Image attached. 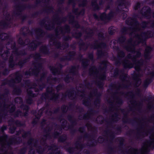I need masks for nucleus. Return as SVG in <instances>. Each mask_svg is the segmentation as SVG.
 I'll return each mask as SVG.
<instances>
[{"mask_svg":"<svg viewBox=\"0 0 154 154\" xmlns=\"http://www.w3.org/2000/svg\"><path fill=\"white\" fill-rule=\"evenodd\" d=\"M31 55V58H33L36 62L33 63L34 67L31 69V71L30 70H27L24 72V75L26 76H32L33 75L37 76L38 75L40 70V69L42 67V64L38 63L37 61L41 60V54L38 53L35 54H32Z\"/></svg>","mask_w":154,"mask_h":154,"instance_id":"nucleus-1","label":"nucleus"},{"mask_svg":"<svg viewBox=\"0 0 154 154\" xmlns=\"http://www.w3.org/2000/svg\"><path fill=\"white\" fill-rule=\"evenodd\" d=\"M107 63L108 61L107 60H103L102 61L101 63V64L103 65V67L100 66L98 68L99 70L101 71H104L102 73L99 75L98 77L99 80L96 83L98 88L100 89H103L104 83L103 81L106 80V71L108 66Z\"/></svg>","mask_w":154,"mask_h":154,"instance_id":"nucleus-2","label":"nucleus"},{"mask_svg":"<svg viewBox=\"0 0 154 154\" xmlns=\"http://www.w3.org/2000/svg\"><path fill=\"white\" fill-rule=\"evenodd\" d=\"M14 78H11L10 80L5 79L2 81V85L5 86L8 85L10 86H13L15 83H20L22 81L23 77L20 73V71H17L14 73Z\"/></svg>","mask_w":154,"mask_h":154,"instance_id":"nucleus-3","label":"nucleus"},{"mask_svg":"<svg viewBox=\"0 0 154 154\" xmlns=\"http://www.w3.org/2000/svg\"><path fill=\"white\" fill-rule=\"evenodd\" d=\"M93 94L94 95L97 96L95 100L94 101V105L97 106L100 104L101 100L100 97L101 96V94L97 91V89H94L92 91L90 95L86 99H83L82 100V104L85 106H90L91 104L90 98Z\"/></svg>","mask_w":154,"mask_h":154,"instance_id":"nucleus-4","label":"nucleus"},{"mask_svg":"<svg viewBox=\"0 0 154 154\" xmlns=\"http://www.w3.org/2000/svg\"><path fill=\"white\" fill-rule=\"evenodd\" d=\"M114 14L115 12L111 10L107 14L104 12L101 13L99 17L96 13L93 14V16L95 19L98 20L99 18L101 21L107 22L112 19Z\"/></svg>","mask_w":154,"mask_h":154,"instance_id":"nucleus-5","label":"nucleus"},{"mask_svg":"<svg viewBox=\"0 0 154 154\" xmlns=\"http://www.w3.org/2000/svg\"><path fill=\"white\" fill-rule=\"evenodd\" d=\"M82 35V33L81 31H79L78 32H75L72 34L73 37L79 40V41L78 42V44L79 46L80 50H86L88 49L89 45L87 44H86L81 38Z\"/></svg>","mask_w":154,"mask_h":154,"instance_id":"nucleus-6","label":"nucleus"},{"mask_svg":"<svg viewBox=\"0 0 154 154\" xmlns=\"http://www.w3.org/2000/svg\"><path fill=\"white\" fill-rule=\"evenodd\" d=\"M132 40V39H131L128 41V43L130 44V45H124L123 46V48L128 52H130L133 53H135V52H136V54L133 56L132 58V60H134L135 61H136L137 58H140L141 57V54L139 50L136 51L135 48H133L132 47V46H133V45L131 43Z\"/></svg>","mask_w":154,"mask_h":154,"instance_id":"nucleus-7","label":"nucleus"},{"mask_svg":"<svg viewBox=\"0 0 154 154\" xmlns=\"http://www.w3.org/2000/svg\"><path fill=\"white\" fill-rule=\"evenodd\" d=\"M65 143L66 145L65 146L64 148L66 151L70 154H73L74 153L75 149H80L82 150L84 147V145L83 144L79 143L78 141L75 143V147L69 146L70 143L69 142L65 141Z\"/></svg>","mask_w":154,"mask_h":154,"instance_id":"nucleus-8","label":"nucleus"},{"mask_svg":"<svg viewBox=\"0 0 154 154\" xmlns=\"http://www.w3.org/2000/svg\"><path fill=\"white\" fill-rule=\"evenodd\" d=\"M15 7L17 10V12L15 13V14L17 15H21L22 12L26 8H34V6L33 5H27L26 4H22L20 2L16 5Z\"/></svg>","mask_w":154,"mask_h":154,"instance_id":"nucleus-9","label":"nucleus"},{"mask_svg":"<svg viewBox=\"0 0 154 154\" xmlns=\"http://www.w3.org/2000/svg\"><path fill=\"white\" fill-rule=\"evenodd\" d=\"M152 32L151 31L148 30L146 32H142L140 35L137 34L135 37L138 39V43H143L146 40L152 37Z\"/></svg>","mask_w":154,"mask_h":154,"instance_id":"nucleus-10","label":"nucleus"},{"mask_svg":"<svg viewBox=\"0 0 154 154\" xmlns=\"http://www.w3.org/2000/svg\"><path fill=\"white\" fill-rule=\"evenodd\" d=\"M22 142V140L20 137H17L14 135L9 139V141L7 142L6 145L9 148L11 145L13 144H20Z\"/></svg>","mask_w":154,"mask_h":154,"instance_id":"nucleus-11","label":"nucleus"},{"mask_svg":"<svg viewBox=\"0 0 154 154\" xmlns=\"http://www.w3.org/2000/svg\"><path fill=\"white\" fill-rule=\"evenodd\" d=\"M116 49L118 51L117 55V58L115 60V64L116 66H119L121 64L122 58L125 57V52L122 50H120L119 47L116 46Z\"/></svg>","mask_w":154,"mask_h":154,"instance_id":"nucleus-12","label":"nucleus"},{"mask_svg":"<svg viewBox=\"0 0 154 154\" xmlns=\"http://www.w3.org/2000/svg\"><path fill=\"white\" fill-rule=\"evenodd\" d=\"M120 93L122 95H124L126 96H128V94L130 95V97L131 98V100L130 101V103L134 105L135 106H137L138 107V109L139 110L140 109L139 108V107L142 105V104L140 102L139 103H137V101L134 100L135 98V95L134 94L132 91H129L126 93H125L124 92H122Z\"/></svg>","mask_w":154,"mask_h":154,"instance_id":"nucleus-13","label":"nucleus"},{"mask_svg":"<svg viewBox=\"0 0 154 154\" xmlns=\"http://www.w3.org/2000/svg\"><path fill=\"white\" fill-rule=\"evenodd\" d=\"M76 55V52L75 51H69L67 56L64 57H61L60 58V61L61 62H64L66 60L71 61L74 59V57Z\"/></svg>","mask_w":154,"mask_h":154,"instance_id":"nucleus-14","label":"nucleus"},{"mask_svg":"<svg viewBox=\"0 0 154 154\" xmlns=\"http://www.w3.org/2000/svg\"><path fill=\"white\" fill-rule=\"evenodd\" d=\"M46 20L45 19L42 20L39 23L40 25L43 26L47 30L51 31L55 28V24L53 22L51 24H47L45 23Z\"/></svg>","mask_w":154,"mask_h":154,"instance_id":"nucleus-15","label":"nucleus"},{"mask_svg":"<svg viewBox=\"0 0 154 154\" xmlns=\"http://www.w3.org/2000/svg\"><path fill=\"white\" fill-rule=\"evenodd\" d=\"M120 110L124 115V117L122 119L123 122L124 123H130L133 124L134 122L135 121V120L128 118V112L123 109H120Z\"/></svg>","mask_w":154,"mask_h":154,"instance_id":"nucleus-16","label":"nucleus"},{"mask_svg":"<svg viewBox=\"0 0 154 154\" xmlns=\"http://www.w3.org/2000/svg\"><path fill=\"white\" fill-rule=\"evenodd\" d=\"M98 41L97 40L95 41V43L91 45V48L94 49L99 48H105L107 47V45L105 42H101L98 43Z\"/></svg>","mask_w":154,"mask_h":154,"instance_id":"nucleus-17","label":"nucleus"},{"mask_svg":"<svg viewBox=\"0 0 154 154\" xmlns=\"http://www.w3.org/2000/svg\"><path fill=\"white\" fill-rule=\"evenodd\" d=\"M75 91L73 88L70 89L69 91L66 92L64 94H62L61 100H63L66 99L67 96L69 98L72 100H74L75 97H73Z\"/></svg>","mask_w":154,"mask_h":154,"instance_id":"nucleus-18","label":"nucleus"},{"mask_svg":"<svg viewBox=\"0 0 154 154\" xmlns=\"http://www.w3.org/2000/svg\"><path fill=\"white\" fill-rule=\"evenodd\" d=\"M41 43V42L37 40H33L28 46V50L31 51H35L38 46L40 45Z\"/></svg>","mask_w":154,"mask_h":154,"instance_id":"nucleus-19","label":"nucleus"},{"mask_svg":"<svg viewBox=\"0 0 154 154\" xmlns=\"http://www.w3.org/2000/svg\"><path fill=\"white\" fill-rule=\"evenodd\" d=\"M54 19L52 20V22L54 23H56L57 25H60L63 23H65L67 20L66 17H63L62 18H60L57 13H56L55 16L53 17Z\"/></svg>","mask_w":154,"mask_h":154,"instance_id":"nucleus-20","label":"nucleus"},{"mask_svg":"<svg viewBox=\"0 0 154 154\" xmlns=\"http://www.w3.org/2000/svg\"><path fill=\"white\" fill-rule=\"evenodd\" d=\"M58 66L60 68H56L54 66H50V69L51 71L52 74L54 75H59L60 72V70L63 68V66L60 63L58 64Z\"/></svg>","mask_w":154,"mask_h":154,"instance_id":"nucleus-21","label":"nucleus"},{"mask_svg":"<svg viewBox=\"0 0 154 154\" xmlns=\"http://www.w3.org/2000/svg\"><path fill=\"white\" fill-rule=\"evenodd\" d=\"M27 93L28 98L26 100V102L27 104L31 105L33 102L32 98L35 97L36 95L31 90H27Z\"/></svg>","mask_w":154,"mask_h":154,"instance_id":"nucleus-22","label":"nucleus"},{"mask_svg":"<svg viewBox=\"0 0 154 154\" xmlns=\"http://www.w3.org/2000/svg\"><path fill=\"white\" fill-rule=\"evenodd\" d=\"M126 24L132 26H137L139 24V22L136 19L129 17L127 18L125 20Z\"/></svg>","mask_w":154,"mask_h":154,"instance_id":"nucleus-23","label":"nucleus"},{"mask_svg":"<svg viewBox=\"0 0 154 154\" xmlns=\"http://www.w3.org/2000/svg\"><path fill=\"white\" fill-rule=\"evenodd\" d=\"M69 23L71 24L74 27L77 29H80L81 26L79 23L78 21L75 20V17L72 15H70L69 16Z\"/></svg>","mask_w":154,"mask_h":154,"instance_id":"nucleus-24","label":"nucleus"},{"mask_svg":"<svg viewBox=\"0 0 154 154\" xmlns=\"http://www.w3.org/2000/svg\"><path fill=\"white\" fill-rule=\"evenodd\" d=\"M153 49V48L150 46H147L146 47L144 55V57L146 59L149 60L151 58L150 54Z\"/></svg>","mask_w":154,"mask_h":154,"instance_id":"nucleus-25","label":"nucleus"},{"mask_svg":"<svg viewBox=\"0 0 154 154\" xmlns=\"http://www.w3.org/2000/svg\"><path fill=\"white\" fill-rule=\"evenodd\" d=\"M8 123L9 125L10 126L15 124L17 127H20L23 126L24 125V124L22 123L20 120H15L12 118L8 120Z\"/></svg>","mask_w":154,"mask_h":154,"instance_id":"nucleus-26","label":"nucleus"},{"mask_svg":"<svg viewBox=\"0 0 154 154\" xmlns=\"http://www.w3.org/2000/svg\"><path fill=\"white\" fill-rule=\"evenodd\" d=\"M39 52L44 55H49L50 54V49L48 45H44L39 48Z\"/></svg>","mask_w":154,"mask_h":154,"instance_id":"nucleus-27","label":"nucleus"},{"mask_svg":"<svg viewBox=\"0 0 154 154\" xmlns=\"http://www.w3.org/2000/svg\"><path fill=\"white\" fill-rule=\"evenodd\" d=\"M53 90L52 88H50L49 87L47 88L46 89V92L43 93L41 97V99L42 100H43L44 99L46 100L49 97V95L51 94H52L53 93Z\"/></svg>","mask_w":154,"mask_h":154,"instance_id":"nucleus-28","label":"nucleus"},{"mask_svg":"<svg viewBox=\"0 0 154 154\" xmlns=\"http://www.w3.org/2000/svg\"><path fill=\"white\" fill-rule=\"evenodd\" d=\"M149 74L150 75V77L144 81L143 84L144 87L147 88L149 85L152 82L153 78L154 77V71L150 72Z\"/></svg>","mask_w":154,"mask_h":154,"instance_id":"nucleus-29","label":"nucleus"},{"mask_svg":"<svg viewBox=\"0 0 154 154\" xmlns=\"http://www.w3.org/2000/svg\"><path fill=\"white\" fill-rule=\"evenodd\" d=\"M12 50H14L13 53L17 57L19 56H24L27 54L26 52L24 49L18 51V48L16 47L14 49Z\"/></svg>","mask_w":154,"mask_h":154,"instance_id":"nucleus-30","label":"nucleus"},{"mask_svg":"<svg viewBox=\"0 0 154 154\" xmlns=\"http://www.w3.org/2000/svg\"><path fill=\"white\" fill-rule=\"evenodd\" d=\"M36 36V38L37 39H39L40 38H42L46 34V32L44 31L42 29L38 28L35 30Z\"/></svg>","mask_w":154,"mask_h":154,"instance_id":"nucleus-31","label":"nucleus"},{"mask_svg":"<svg viewBox=\"0 0 154 154\" xmlns=\"http://www.w3.org/2000/svg\"><path fill=\"white\" fill-rule=\"evenodd\" d=\"M59 31L63 34L66 33H69L71 31L70 26L68 24H65L63 26L60 27Z\"/></svg>","mask_w":154,"mask_h":154,"instance_id":"nucleus-32","label":"nucleus"},{"mask_svg":"<svg viewBox=\"0 0 154 154\" xmlns=\"http://www.w3.org/2000/svg\"><path fill=\"white\" fill-rule=\"evenodd\" d=\"M31 55H29V57H26L23 59H21L19 60L17 64V65L19 66L20 68L23 67L26 63L29 61Z\"/></svg>","mask_w":154,"mask_h":154,"instance_id":"nucleus-33","label":"nucleus"},{"mask_svg":"<svg viewBox=\"0 0 154 154\" xmlns=\"http://www.w3.org/2000/svg\"><path fill=\"white\" fill-rule=\"evenodd\" d=\"M54 35L53 34H50L48 35V37L49 38H50L51 40L53 41V45L54 46L56 47L57 49H60L62 46H61V43L60 42L58 41L54 38H53Z\"/></svg>","mask_w":154,"mask_h":154,"instance_id":"nucleus-34","label":"nucleus"},{"mask_svg":"<svg viewBox=\"0 0 154 154\" xmlns=\"http://www.w3.org/2000/svg\"><path fill=\"white\" fill-rule=\"evenodd\" d=\"M10 106V105H8L7 104H5L3 106V109L1 110V111L3 112V113L0 112V123H1L2 122V118H5V117L7 116V111L6 109L7 107L6 106Z\"/></svg>","mask_w":154,"mask_h":154,"instance_id":"nucleus-35","label":"nucleus"},{"mask_svg":"<svg viewBox=\"0 0 154 154\" xmlns=\"http://www.w3.org/2000/svg\"><path fill=\"white\" fill-rule=\"evenodd\" d=\"M118 141L119 143L118 147V151L122 153H124L125 151L123 148V146H125L124 143L125 140L123 137H121L119 138V139H118Z\"/></svg>","mask_w":154,"mask_h":154,"instance_id":"nucleus-36","label":"nucleus"},{"mask_svg":"<svg viewBox=\"0 0 154 154\" xmlns=\"http://www.w3.org/2000/svg\"><path fill=\"white\" fill-rule=\"evenodd\" d=\"M104 138L103 137L101 136H99L98 137V140H92L91 143L90 144L88 143L87 145L91 147L95 146L97 145L98 142H99L100 143H102L103 142V140H102Z\"/></svg>","mask_w":154,"mask_h":154,"instance_id":"nucleus-37","label":"nucleus"},{"mask_svg":"<svg viewBox=\"0 0 154 154\" xmlns=\"http://www.w3.org/2000/svg\"><path fill=\"white\" fill-rule=\"evenodd\" d=\"M122 65L124 68L125 69H130L133 67V64L130 60L124 59L122 63Z\"/></svg>","mask_w":154,"mask_h":154,"instance_id":"nucleus-38","label":"nucleus"},{"mask_svg":"<svg viewBox=\"0 0 154 154\" xmlns=\"http://www.w3.org/2000/svg\"><path fill=\"white\" fill-rule=\"evenodd\" d=\"M79 57L80 58V60L82 61V67L84 69H86L89 65V60L86 58L82 59L83 56L81 54L79 55Z\"/></svg>","mask_w":154,"mask_h":154,"instance_id":"nucleus-39","label":"nucleus"},{"mask_svg":"<svg viewBox=\"0 0 154 154\" xmlns=\"http://www.w3.org/2000/svg\"><path fill=\"white\" fill-rule=\"evenodd\" d=\"M43 143L44 144H46V146L48 148V150H51L52 152L55 151L58 149V146L54 144H52L51 145L48 146L46 143L45 140H44Z\"/></svg>","mask_w":154,"mask_h":154,"instance_id":"nucleus-40","label":"nucleus"},{"mask_svg":"<svg viewBox=\"0 0 154 154\" xmlns=\"http://www.w3.org/2000/svg\"><path fill=\"white\" fill-rule=\"evenodd\" d=\"M20 108L23 109V110H25V111L24 112H23V113H22V116L25 117L28 116L29 111V106L27 105L23 104L20 106Z\"/></svg>","mask_w":154,"mask_h":154,"instance_id":"nucleus-41","label":"nucleus"},{"mask_svg":"<svg viewBox=\"0 0 154 154\" xmlns=\"http://www.w3.org/2000/svg\"><path fill=\"white\" fill-rule=\"evenodd\" d=\"M152 10L150 7H148L146 11L143 12V16L146 19H149L151 18Z\"/></svg>","mask_w":154,"mask_h":154,"instance_id":"nucleus-42","label":"nucleus"},{"mask_svg":"<svg viewBox=\"0 0 154 154\" xmlns=\"http://www.w3.org/2000/svg\"><path fill=\"white\" fill-rule=\"evenodd\" d=\"M91 5L94 11H99L100 9V6L97 4V0H92L91 1Z\"/></svg>","mask_w":154,"mask_h":154,"instance_id":"nucleus-43","label":"nucleus"},{"mask_svg":"<svg viewBox=\"0 0 154 154\" xmlns=\"http://www.w3.org/2000/svg\"><path fill=\"white\" fill-rule=\"evenodd\" d=\"M89 112L88 114H85L83 117L82 119L84 120L88 119L90 117V116L91 114H93L97 112V111L94 109H93L91 108L89 109Z\"/></svg>","mask_w":154,"mask_h":154,"instance_id":"nucleus-44","label":"nucleus"},{"mask_svg":"<svg viewBox=\"0 0 154 154\" xmlns=\"http://www.w3.org/2000/svg\"><path fill=\"white\" fill-rule=\"evenodd\" d=\"M134 68L137 72H134L133 75L134 76L137 77V76H141V75L140 73V71L141 70V67L135 65Z\"/></svg>","mask_w":154,"mask_h":154,"instance_id":"nucleus-45","label":"nucleus"},{"mask_svg":"<svg viewBox=\"0 0 154 154\" xmlns=\"http://www.w3.org/2000/svg\"><path fill=\"white\" fill-rule=\"evenodd\" d=\"M105 133L107 134L109 133L110 134L109 137L110 139L109 140V142L110 143H112L113 140L115 138V135L113 132H112L110 131L109 130H107L104 131Z\"/></svg>","mask_w":154,"mask_h":154,"instance_id":"nucleus-46","label":"nucleus"},{"mask_svg":"<svg viewBox=\"0 0 154 154\" xmlns=\"http://www.w3.org/2000/svg\"><path fill=\"white\" fill-rule=\"evenodd\" d=\"M67 140V136L66 134H63L60 136L58 139L59 142L64 143Z\"/></svg>","mask_w":154,"mask_h":154,"instance_id":"nucleus-47","label":"nucleus"},{"mask_svg":"<svg viewBox=\"0 0 154 154\" xmlns=\"http://www.w3.org/2000/svg\"><path fill=\"white\" fill-rule=\"evenodd\" d=\"M119 114L118 112H115L114 113V114L112 116V117H114V118H112L111 119V121L107 122L105 120L106 122H107V124L109 125H111L112 123V122L114 121H117L118 119H119L118 117Z\"/></svg>","mask_w":154,"mask_h":154,"instance_id":"nucleus-48","label":"nucleus"},{"mask_svg":"<svg viewBox=\"0 0 154 154\" xmlns=\"http://www.w3.org/2000/svg\"><path fill=\"white\" fill-rule=\"evenodd\" d=\"M78 131L81 133H85L83 137L85 138H88L91 136L89 135V134L85 131V129L84 127H80Z\"/></svg>","mask_w":154,"mask_h":154,"instance_id":"nucleus-49","label":"nucleus"},{"mask_svg":"<svg viewBox=\"0 0 154 154\" xmlns=\"http://www.w3.org/2000/svg\"><path fill=\"white\" fill-rule=\"evenodd\" d=\"M89 73L90 75H96L97 74L98 72L95 66H92L89 69Z\"/></svg>","mask_w":154,"mask_h":154,"instance_id":"nucleus-50","label":"nucleus"},{"mask_svg":"<svg viewBox=\"0 0 154 154\" xmlns=\"http://www.w3.org/2000/svg\"><path fill=\"white\" fill-rule=\"evenodd\" d=\"M22 132L23 133L22 134V137L24 139L31 136L32 134L30 131H25L23 129H22Z\"/></svg>","mask_w":154,"mask_h":154,"instance_id":"nucleus-51","label":"nucleus"},{"mask_svg":"<svg viewBox=\"0 0 154 154\" xmlns=\"http://www.w3.org/2000/svg\"><path fill=\"white\" fill-rule=\"evenodd\" d=\"M52 95L50 98V100H51L55 102L58 101L59 98V94L53 93Z\"/></svg>","mask_w":154,"mask_h":154,"instance_id":"nucleus-52","label":"nucleus"},{"mask_svg":"<svg viewBox=\"0 0 154 154\" xmlns=\"http://www.w3.org/2000/svg\"><path fill=\"white\" fill-rule=\"evenodd\" d=\"M25 41L29 42L30 41L29 39H26L25 41L21 37H20L18 38L17 42L19 45L22 46H25L26 45V44Z\"/></svg>","mask_w":154,"mask_h":154,"instance_id":"nucleus-53","label":"nucleus"},{"mask_svg":"<svg viewBox=\"0 0 154 154\" xmlns=\"http://www.w3.org/2000/svg\"><path fill=\"white\" fill-rule=\"evenodd\" d=\"M105 52L102 49L97 50V55L98 59H100L104 57L105 55Z\"/></svg>","mask_w":154,"mask_h":154,"instance_id":"nucleus-54","label":"nucleus"},{"mask_svg":"<svg viewBox=\"0 0 154 154\" xmlns=\"http://www.w3.org/2000/svg\"><path fill=\"white\" fill-rule=\"evenodd\" d=\"M126 40V38L125 36V35H122L118 38L117 41L118 43L120 44H121L125 43Z\"/></svg>","mask_w":154,"mask_h":154,"instance_id":"nucleus-55","label":"nucleus"},{"mask_svg":"<svg viewBox=\"0 0 154 154\" xmlns=\"http://www.w3.org/2000/svg\"><path fill=\"white\" fill-rule=\"evenodd\" d=\"M132 61L135 65L141 67L143 64V60L141 59L140 60H137L135 61L134 60H132Z\"/></svg>","mask_w":154,"mask_h":154,"instance_id":"nucleus-56","label":"nucleus"},{"mask_svg":"<svg viewBox=\"0 0 154 154\" xmlns=\"http://www.w3.org/2000/svg\"><path fill=\"white\" fill-rule=\"evenodd\" d=\"M13 92L14 94L19 95H20L22 93V90L21 88L18 86L14 89Z\"/></svg>","mask_w":154,"mask_h":154,"instance_id":"nucleus-57","label":"nucleus"},{"mask_svg":"<svg viewBox=\"0 0 154 154\" xmlns=\"http://www.w3.org/2000/svg\"><path fill=\"white\" fill-rule=\"evenodd\" d=\"M141 77V76H137L136 77L134 76V75H133V77L135 81V83L134 84V86L136 87H138L139 86L140 84V83L139 84V82L140 81V82H141V79L139 78V77Z\"/></svg>","mask_w":154,"mask_h":154,"instance_id":"nucleus-58","label":"nucleus"},{"mask_svg":"<svg viewBox=\"0 0 154 154\" xmlns=\"http://www.w3.org/2000/svg\"><path fill=\"white\" fill-rule=\"evenodd\" d=\"M73 79V78L72 77L70 76L69 74H67L63 78V80L65 83L69 84L70 82V79L72 80Z\"/></svg>","mask_w":154,"mask_h":154,"instance_id":"nucleus-59","label":"nucleus"},{"mask_svg":"<svg viewBox=\"0 0 154 154\" xmlns=\"http://www.w3.org/2000/svg\"><path fill=\"white\" fill-rule=\"evenodd\" d=\"M9 35L5 33H3L0 34V38L1 40L5 41L8 39Z\"/></svg>","mask_w":154,"mask_h":154,"instance_id":"nucleus-60","label":"nucleus"},{"mask_svg":"<svg viewBox=\"0 0 154 154\" xmlns=\"http://www.w3.org/2000/svg\"><path fill=\"white\" fill-rule=\"evenodd\" d=\"M38 88L40 91H42L47 85L44 82H38Z\"/></svg>","mask_w":154,"mask_h":154,"instance_id":"nucleus-61","label":"nucleus"},{"mask_svg":"<svg viewBox=\"0 0 154 154\" xmlns=\"http://www.w3.org/2000/svg\"><path fill=\"white\" fill-rule=\"evenodd\" d=\"M47 8H45L43 10V11L45 13L53 12L54 8L52 6L47 7Z\"/></svg>","mask_w":154,"mask_h":154,"instance_id":"nucleus-62","label":"nucleus"},{"mask_svg":"<svg viewBox=\"0 0 154 154\" xmlns=\"http://www.w3.org/2000/svg\"><path fill=\"white\" fill-rule=\"evenodd\" d=\"M27 150L26 146H24L18 150V154H25Z\"/></svg>","mask_w":154,"mask_h":154,"instance_id":"nucleus-63","label":"nucleus"},{"mask_svg":"<svg viewBox=\"0 0 154 154\" xmlns=\"http://www.w3.org/2000/svg\"><path fill=\"white\" fill-rule=\"evenodd\" d=\"M16 65L17 64L14 61H8V66L9 68L13 69Z\"/></svg>","mask_w":154,"mask_h":154,"instance_id":"nucleus-64","label":"nucleus"}]
</instances>
